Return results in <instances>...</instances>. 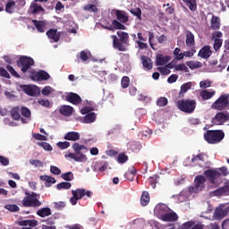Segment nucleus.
Returning <instances> with one entry per match:
<instances>
[{
  "label": "nucleus",
  "instance_id": "c03bdc74",
  "mask_svg": "<svg viewBox=\"0 0 229 229\" xmlns=\"http://www.w3.org/2000/svg\"><path fill=\"white\" fill-rule=\"evenodd\" d=\"M174 56L175 58V60H183L184 54L182 53V49L180 47H176L174 50Z\"/></svg>",
  "mask_w": 229,
  "mask_h": 229
},
{
  "label": "nucleus",
  "instance_id": "58836bf2",
  "mask_svg": "<svg viewBox=\"0 0 229 229\" xmlns=\"http://www.w3.org/2000/svg\"><path fill=\"white\" fill-rule=\"evenodd\" d=\"M94 121H96V113H89L83 117V123L86 124H90Z\"/></svg>",
  "mask_w": 229,
  "mask_h": 229
},
{
  "label": "nucleus",
  "instance_id": "c756f323",
  "mask_svg": "<svg viewBox=\"0 0 229 229\" xmlns=\"http://www.w3.org/2000/svg\"><path fill=\"white\" fill-rule=\"evenodd\" d=\"M194 44H196V42L194 40V34H192V32H191V30H187L186 31V46L188 47H192V46H194Z\"/></svg>",
  "mask_w": 229,
  "mask_h": 229
},
{
  "label": "nucleus",
  "instance_id": "b1692460",
  "mask_svg": "<svg viewBox=\"0 0 229 229\" xmlns=\"http://www.w3.org/2000/svg\"><path fill=\"white\" fill-rule=\"evenodd\" d=\"M171 61V56H164L162 54H159L156 56V64L157 65H165Z\"/></svg>",
  "mask_w": 229,
  "mask_h": 229
},
{
  "label": "nucleus",
  "instance_id": "3c124183",
  "mask_svg": "<svg viewBox=\"0 0 229 229\" xmlns=\"http://www.w3.org/2000/svg\"><path fill=\"white\" fill-rule=\"evenodd\" d=\"M117 162L118 164H125V162H128V157L124 153H120L117 157Z\"/></svg>",
  "mask_w": 229,
  "mask_h": 229
},
{
  "label": "nucleus",
  "instance_id": "cd10ccee",
  "mask_svg": "<svg viewBox=\"0 0 229 229\" xmlns=\"http://www.w3.org/2000/svg\"><path fill=\"white\" fill-rule=\"evenodd\" d=\"M111 38H113V46L114 49H118V51H126V48L124 47L123 43L119 40V38H117V36L113 35L111 36Z\"/></svg>",
  "mask_w": 229,
  "mask_h": 229
},
{
  "label": "nucleus",
  "instance_id": "4468645a",
  "mask_svg": "<svg viewBox=\"0 0 229 229\" xmlns=\"http://www.w3.org/2000/svg\"><path fill=\"white\" fill-rule=\"evenodd\" d=\"M22 90L27 94V96H38L40 94V89H38V86L36 85H23Z\"/></svg>",
  "mask_w": 229,
  "mask_h": 229
},
{
  "label": "nucleus",
  "instance_id": "ea45409f",
  "mask_svg": "<svg viewBox=\"0 0 229 229\" xmlns=\"http://www.w3.org/2000/svg\"><path fill=\"white\" fill-rule=\"evenodd\" d=\"M186 6L190 8L191 12H196L198 10V5L196 4V0H182Z\"/></svg>",
  "mask_w": 229,
  "mask_h": 229
},
{
  "label": "nucleus",
  "instance_id": "423d86ee",
  "mask_svg": "<svg viewBox=\"0 0 229 229\" xmlns=\"http://www.w3.org/2000/svg\"><path fill=\"white\" fill-rule=\"evenodd\" d=\"M37 196H39L36 192L26 193V197L22 199L21 203L24 207H32L33 208H38L42 207V202L38 200Z\"/></svg>",
  "mask_w": 229,
  "mask_h": 229
},
{
  "label": "nucleus",
  "instance_id": "dca6fc26",
  "mask_svg": "<svg viewBox=\"0 0 229 229\" xmlns=\"http://www.w3.org/2000/svg\"><path fill=\"white\" fill-rule=\"evenodd\" d=\"M29 13L31 15H38V13H46V9L42 5H38V4L32 2L29 7Z\"/></svg>",
  "mask_w": 229,
  "mask_h": 229
},
{
  "label": "nucleus",
  "instance_id": "f257e3e1",
  "mask_svg": "<svg viewBox=\"0 0 229 229\" xmlns=\"http://www.w3.org/2000/svg\"><path fill=\"white\" fill-rule=\"evenodd\" d=\"M112 15H115L116 20H112V25H102L104 30H108V31H114V30H126V22L130 21V17L128 13L123 10L119 9H113L111 11Z\"/></svg>",
  "mask_w": 229,
  "mask_h": 229
},
{
  "label": "nucleus",
  "instance_id": "0eeeda50",
  "mask_svg": "<svg viewBox=\"0 0 229 229\" xmlns=\"http://www.w3.org/2000/svg\"><path fill=\"white\" fill-rule=\"evenodd\" d=\"M72 197L70 199V203L72 205H77L79 199H82V198H85V196H87V198H92V191H87L85 189H76V190H72Z\"/></svg>",
  "mask_w": 229,
  "mask_h": 229
},
{
  "label": "nucleus",
  "instance_id": "39448f33",
  "mask_svg": "<svg viewBox=\"0 0 229 229\" xmlns=\"http://www.w3.org/2000/svg\"><path fill=\"white\" fill-rule=\"evenodd\" d=\"M213 110H229V94H222L212 105Z\"/></svg>",
  "mask_w": 229,
  "mask_h": 229
},
{
  "label": "nucleus",
  "instance_id": "bf43d9fd",
  "mask_svg": "<svg viewBox=\"0 0 229 229\" xmlns=\"http://www.w3.org/2000/svg\"><path fill=\"white\" fill-rule=\"evenodd\" d=\"M21 114L22 117H27V118L31 117V111L28 107H21Z\"/></svg>",
  "mask_w": 229,
  "mask_h": 229
},
{
  "label": "nucleus",
  "instance_id": "7ed1b4c3",
  "mask_svg": "<svg viewBox=\"0 0 229 229\" xmlns=\"http://www.w3.org/2000/svg\"><path fill=\"white\" fill-rule=\"evenodd\" d=\"M204 139L208 144H219L225 139L223 130H208L204 133Z\"/></svg>",
  "mask_w": 229,
  "mask_h": 229
},
{
  "label": "nucleus",
  "instance_id": "49530a36",
  "mask_svg": "<svg viewBox=\"0 0 229 229\" xmlns=\"http://www.w3.org/2000/svg\"><path fill=\"white\" fill-rule=\"evenodd\" d=\"M5 210H9V212H19L21 208L15 204H7L4 206Z\"/></svg>",
  "mask_w": 229,
  "mask_h": 229
},
{
  "label": "nucleus",
  "instance_id": "20e7f679",
  "mask_svg": "<svg viewBox=\"0 0 229 229\" xmlns=\"http://www.w3.org/2000/svg\"><path fill=\"white\" fill-rule=\"evenodd\" d=\"M178 110L184 114H193L196 110V100L194 99H181L176 102Z\"/></svg>",
  "mask_w": 229,
  "mask_h": 229
},
{
  "label": "nucleus",
  "instance_id": "ddd939ff",
  "mask_svg": "<svg viewBox=\"0 0 229 229\" xmlns=\"http://www.w3.org/2000/svg\"><path fill=\"white\" fill-rule=\"evenodd\" d=\"M30 78L33 81H47V80L51 78V75H49L47 72L44 70H39L38 72H32Z\"/></svg>",
  "mask_w": 229,
  "mask_h": 229
},
{
  "label": "nucleus",
  "instance_id": "c85d7f7f",
  "mask_svg": "<svg viewBox=\"0 0 229 229\" xmlns=\"http://www.w3.org/2000/svg\"><path fill=\"white\" fill-rule=\"evenodd\" d=\"M47 36L54 42H58L60 40V34H58L57 30L55 29H50L48 31H47Z\"/></svg>",
  "mask_w": 229,
  "mask_h": 229
},
{
  "label": "nucleus",
  "instance_id": "e433bc0d",
  "mask_svg": "<svg viewBox=\"0 0 229 229\" xmlns=\"http://www.w3.org/2000/svg\"><path fill=\"white\" fill-rule=\"evenodd\" d=\"M149 192L143 191L140 198V204L142 205V207H148V205L149 204Z\"/></svg>",
  "mask_w": 229,
  "mask_h": 229
},
{
  "label": "nucleus",
  "instance_id": "f8f14e48",
  "mask_svg": "<svg viewBox=\"0 0 229 229\" xmlns=\"http://www.w3.org/2000/svg\"><path fill=\"white\" fill-rule=\"evenodd\" d=\"M204 176L211 185H214L216 183V180H219V178H221V172L217 169H208L204 171Z\"/></svg>",
  "mask_w": 229,
  "mask_h": 229
},
{
  "label": "nucleus",
  "instance_id": "2eb2a0df",
  "mask_svg": "<svg viewBox=\"0 0 229 229\" xmlns=\"http://www.w3.org/2000/svg\"><path fill=\"white\" fill-rule=\"evenodd\" d=\"M159 219L165 223H174V221H178V214L174 211H167L166 214H163L161 216H159Z\"/></svg>",
  "mask_w": 229,
  "mask_h": 229
},
{
  "label": "nucleus",
  "instance_id": "338daca9",
  "mask_svg": "<svg viewBox=\"0 0 229 229\" xmlns=\"http://www.w3.org/2000/svg\"><path fill=\"white\" fill-rule=\"evenodd\" d=\"M216 171H219L221 176H228L229 174L228 168L226 166H222L218 168Z\"/></svg>",
  "mask_w": 229,
  "mask_h": 229
},
{
  "label": "nucleus",
  "instance_id": "bb28decb",
  "mask_svg": "<svg viewBox=\"0 0 229 229\" xmlns=\"http://www.w3.org/2000/svg\"><path fill=\"white\" fill-rule=\"evenodd\" d=\"M64 140H72V142H76V140H80V132L69 131L64 135Z\"/></svg>",
  "mask_w": 229,
  "mask_h": 229
},
{
  "label": "nucleus",
  "instance_id": "6ab92c4d",
  "mask_svg": "<svg viewBox=\"0 0 229 229\" xmlns=\"http://www.w3.org/2000/svg\"><path fill=\"white\" fill-rule=\"evenodd\" d=\"M66 101H68V103H72V105H75V106H78V105H81V97H80V95L76 94V93H69L67 96H66Z\"/></svg>",
  "mask_w": 229,
  "mask_h": 229
},
{
  "label": "nucleus",
  "instance_id": "f3484780",
  "mask_svg": "<svg viewBox=\"0 0 229 229\" xmlns=\"http://www.w3.org/2000/svg\"><path fill=\"white\" fill-rule=\"evenodd\" d=\"M205 157H207V155L203 152L199 155H193L191 157L192 165H199V167H203V164H205Z\"/></svg>",
  "mask_w": 229,
  "mask_h": 229
},
{
  "label": "nucleus",
  "instance_id": "774afa93",
  "mask_svg": "<svg viewBox=\"0 0 229 229\" xmlns=\"http://www.w3.org/2000/svg\"><path fill=\"white\" fill-rule=\"evenodd\" d=\"M33 138L36 140H47V137H46L45 135H42L40 133H33Z\"/></svg>",
  "mask_w": 229,
  "mask_h": 229
},
{
  "label": "nucleus",
  "instance_id": "e2e57ef3",
  "mask_svg": "<svg viewBox=\"0 0 229 229\" xmlns=\"http://www.w3.org/2000/svg\"><path fill=\"white\" fill-rule=\"evenodd\" d=\"M211 86H212V81H210L209 80L201 81L199 82L200 89H208V87H211Z\"/></svg>",
  "mask_w": 229,
  "mask_h": 229
},
{
  "label": "nucleus",
  "instance_id": "393cba45",
  "mask_svg": "<svg viewBox=\"0 0 229 229\" xmlns=\"http://www.w3.org/2000/svg\"><path fill=\"white\" fill-rule=\"evenodd\" d=\"M140 60L145 69H148V71H151V69H153V61H151V58L146 55H141Z\"/></svg>",
  "mask_w": 229,
  "mask_h": 229
},
{
  "label": "nucleus",
  "instance_id": "13d9d810",
  "mask_svg": "<svg viewBox=\"0 0 229 229\" xmlns=\"http://www.w3.org/2000/svg\"><path fill=\"white\" fill-rule=\"evenodd\" d=\"M30 164L34 167H44V163L38 159H30Z\"/></svg>",
  "mask_w": 229,
  "mask_h": 229
},
{
  "label": "nucleus",
  "instance_id": "603ef678",
  "mask_svg": "<svg viewBox=\"0 0 229 229\" xmlns=\"http://www.w3.org/2000/svg\"><path fill=\"white\" fill-rule=\"evenodd\" d=\"M158 175H153L148 178L149 185H151L152 189H156L157 187V182L158 180Z\"/></svg>",
  "mask_w": 229,
  "mask_h": 229
},
{
  "label": "nucleus",
  "instance_id": "680f3d73",
  "mask_svg": "<svg viewBox=\"0 0 229 229\" xmlns=\"http://www.w3.org/2000/svg\"><path fill=\"white\" fill-rule=\"evenodd\" d=\"M71 146L69 141H59L57 142V147L59 149H67Z\"/></svg>",
  "mask_w": 229,
  "mask_h": 229
},
{
  "label": "nucleus",
  "instance_id": "72a5a7b5",
  "mask_svg": "<svg viewBox=\"0 0 229 229\" xmlns=\"http://www.w3.org/2000/svg\"><path fill=\"white\" fill-rule=\"evenodd\" d=\"M214 96H216V91H208L207 89H204L200 92V97L202 98V99H204V101H207L208 99H211V98H214Z\"/></svg>",
  "mask_w": 229,
  "mask_h": 229
},
{
  "label": "nucleus",
  "instance_id": "1a4fd4ad",
  "mask_svg": "<svg viewBox=\"0 0 229 229\" xmlns=\"http://www.w3.org/2000/svg\"><path fill=\"white\" fill-rule=\"evenodd\" d=\"M207 178L205 175H197L194 179V185L189 188L190 192H194L195 194L200 192L205 189V182Z\"/></svg>",
  "mask_w": 229,
  "mask_h": 229
},
{
  "label": "nucleus",
  "instance_id": "6e6d98bb",
  "mask_svg": "<svg viewBox=\"0 0 229 229\" xmlns=\"http://www.w3.org/2000/svg\"><path fill=\"white\" fill-rule=\"evenodd\" d=\"M167 103H169V101L165 97L159 98L157 101V106H166Z\"/></svg>",
  "mask_w": 229,
  "mask_h": 229
},
{
  "label": "nucleus",
  "instance_id": "0e129e2a",
  "mask_svg": "<svg viewBox=\"0 0 229 229\" xmlns=\"http://www.w3.org/2000/svg\"><path fill=\"white\" fill-rule=\"evenodd\" d=\"M51 92H53V88H51V86H46L41 90V94H43V96H49Z\"/></svg>",
  "mask_w": 229,
  "mask_h": 229
},
{
  "label": "nucleus",
  "instance_id": "aec40b11",
  "mask_svg": "<svg viewBox=\"0 0 229 229\" xmlns=\"http://www.w3.org/2000/svg\"><path fill=\"white\" fill-rule=\"evenodd\" d=\"M19 226H23L21 229H31L35 228L38 225L37 220H21L18 222Z\"/></svg>",
  "mask_w": 229,
  "mask_h": 229
},
{
  "label": "nucleus",
  "instance_id": "09e8293b",
  "mask_svg": "<svg viewBox=\"0 0 229 229\" xmlns=\"http://www.w3.org/2000/svg\"><path fill=\"white\" fill-rule=\"evenodd\" d=\"M13 6H15V2H13V1L7 2L5 4V12L7 13H13V12H14Z\"/></svg>",
  "mask_w": 229,
  "mask_h": 229
},
{
  "label": "nucleus",
  "instance_id": "473e14b6",
  "mask_svg": "<svg viewBox=\"0 0 229 229\" xmlns=\"http://www.w3.org/2000/svg\"><path fill=\"white\" fill-rule=\"evenodd\" d=\"M215 196H223V194H229V182L224 187L218 188L214 191Z\"/></svg>",
  "mask_w": 229,
  "mask_h": 229
},
{
  "label": "nucleus",
  "instance_id": "8fccbe9b",
  "mask_svg": "<svg viewBox=\"0 0 229 229\" xmlns=\"http://www.w3.org/2000/svg\"><path fill=\"white\" fill-rule=\"evenodd\" d=\"M37 144L40 148H43V149H45V151H53V147L51 146V144H49L47 142H38Z\"/></svg>",
  "mask_w": 229,
  "mask_h": 229
},
{
  "label": "nucleus",
  "instance_id": "79ce46f5",
  "mask_svg": "<svg viewBox=\"0 0 229 229\" xmlns=\"http://www.w3.org/2000/svg\"><path fill=\"white\" fill-rule=\"evenodd\" d=\"M130 13H131V15H134V17H137L139 21L142 20V10L140 7L131 9Z\"/></svg>",
  "mask_w": 229,
  "mask_h": 229
},
{
  "label": "nucleus",
  "instance_id": "9b49d317",
  "mask_svg": "<svg viewBox=\"0 0 229 229\" xmlns=\"http://www.w3.org/2000/svg\"><path fill=\"white\" fill-rule=\"evenodd\" d=\"M227 121H229V113L219 112L212 118L211 123L215 126H223Z\"/></svg>",
  "mask_w": 229,
  "mask_h": 229
},
{
  "label": "nucleus",
  "instance_id": "37998d69",
  "mask_svg": "<svg viewBox=\"0 0 229 229\" xmlns=\"http://www.w3.org/2000/svg\"><path fill=\"white\" fill-rule=\"evenodd\" d=\"M186 65H188L191 71L194 69H199L201 67V62L199 61H190L186 63Z\"/></svg>",
  "mask_w": 229,
  "mask_h": 229
},
{
  "label": "nucleus",
  "instance_id": "de8ad7c7",
  "mask_svg": "<svg viewBox=\"0 0 229 229\" xmlns=\"http://www.w3.org/2000/svg\"><path fill=\"white\" fill-rule=\"evenodd\" d=\"M72 187V184L71 182H63L57 184V190L62 191V189L69 190Z\"/></svg>",
  "mask_w": 229,
  "mask_h": 229
},
{
  "label": "nucleus",
  "instance_id": "a18cd8bd",
  "mask_svg": "<svg viewBox=\"0 0 229 229\" xmlns=\"http://www.w3.org/2000/svg\"><path fill=\"white\" fill-rule=\"evenodd\" d=\"M61 178L65 180V182H72V180H74V174H72V172L64 173L62 174Z\"/></svg>",
  "mask_w": 229,
  "mask_h": 229
},
{
  "label": "nucleus",
  "instance_id": "5701e85b",
  "mask_svg": "<svg viewBox=\"0 0 229 229\" xmlns=\"http://www.w3.org/2000/svg\"><path fill=\"white\" fill-rule=\"evenodd\" d=\"M199 56L206 60L208 58H210V56H212V50H210V47L209 46L203 47L199 52Z\"/></svg>",
  "mask_w": 229,
  "mask_h": 229
},
{
  "label": "nucleus",
  "instance_id": "69168bd1",
  "mask_svg": "<svg viewBox=\"0 0 229 229\" xmlns=\"http://www.w3.org/2000/svg\"><path fill=\"white\" fill-rule=\"evenodd\" d=\"M54 207L56 210H64V208H65V202L64 201L55 202L54 203Z\"/></svg>",
  "mask_w": 229,
  "mask_h": 229
},
{
  "label": "nucleus",
  "instance_id": "f704fd0d",
  "mask_svg": "<svg viewBox=\"0 0 229 229\" xmlns=\"http://www.w3.org/2000/svg\"><path fill=\"white\" fill-rule=\"evenodd\" d=\"M51 208H42L37 211V215L39 216V217H47L51 216Z\"/></svg>",
  "mask_w": 229,
  "mask_h": 229
},
{
  "label": "nucleus",
  "instance_id": "c9c22d12",
  "mask_svg": "<svg viewBox=\"0 0 229 229\" xmlns=\"http://www.w3.org/2000/svg\"><path fill=\"white\" fill-rule=\"evenodd\" d=\"M221 28V19L217 16H212L211 19V29L212 30H219Z\"/></svg>",
  "mask_w": 229,
  "mask_h": 229
},
{
  "label": "nucleus",
  "instance_id": "a878e982",
  "mask_svg": "<svg viewBox=\"0 0 229 229\" xmlns=\"http://www.w3.org/2000/svg\"><path fill=\"white\" fill-rule=\"evenodd\" d=\"M32 23L34 24L35 28L38 30V33H44L46 31V21L32 20Z\"/></svg>",
  "mask_w": 229,
  "mask_h": 229
},
{
  "label": "nucleus",
  "instance_id": "2f4dec72",
  "mask_svg": "<svg viewBox=\"0 0 229 229\" xmlns=\"http://www.w3.org/2000/svg\"><path fill=\"white\" fill-rule=\"evenodd\" d=\"M39 179L43 182H46L47 187H51L53 183H56V179L55 177L47 176V175H41Z\"/></svg>",
  "mask_w": 229,
  "mask_h": 229
},
{
  "label": "nucleus",
  "instance_id": "4be33fe9",
  "mask_svg": "<svg viewBox=\"0 0 229 229\" xmlns=\"http://www.w3.org/2000/svg\"><path fill=\"white\" fill-rule=\"evenodd\" d=\"M59 112L62 115H64V117H70V115H72V112H74V108L71 106H61L59 108Z\"/></svg>",
  "mask_w": 229,
  "mask_h": 229
},
{
  "label": "nucleus",
  "instance_id": "7c9ffc66",
  "mask_svg": "<svg viewBox=\"0 0 229 229\" xmlns=\"http://www.w3.org/2000/svg\"><path fill=\"white\" fill-rule=\"evenodd\" d=\"M192 88V82H186L181 86V90L179 92V98H184V94L187 92V90H191Z\"/></svg>",
  "mask_w": 229,
  "mask_h": 229
},
{
  "label": "nucleus",
  "instance_id": "4c0bfd02",
  "mask_svg": "<svg viewBox=\"0 0 229 229\" xmlns=\"http://www.w3.org/2000/svg\"><path fill=\"white\" fill-rule=\"evenodd\" d=\"M135 174H137V169L135 167H131L124 174V177L130 182H133V178H135Z\"/></svg>",
  "mask_w": 229,
  "mask_h": 229
},
{
  "label": "nucleus",
  "instance_id": "052dcab7",
  "mask_svg": "<svg viewBox=\"0 0 229 229\" xmlns=\"http://www.w3.org/2000/svg\"><path fill=\"white\" fill-rule=\"evenodd\" d=\"M6 69L8 72H10L12 76H14V78H21V75H19V73L15 71V69L12 65L7 64Z\"/></svg>",
  "mask_w": 229,
  "mask_h": 229
},
{
  "label": "nucleus",
  "instance_id": "a211bd4d",
  "mask_svg": "<svg viewBox=\"0 0 229 229\" xmlns=\"http://www.w3.org/2000/svg\"><path fill=\"white\" fill-rule=\"evenodd\" d=\"M169 207L165 204H157L154 208V214L155 216H157L158 219H160L161 216H164V214H166L169 212Z\"/></svg>",
  "mask_w": 229,
  "mask_h": 229
},
{
  "label": "nucleus",
  "instance_id": "9d476101",
  "mask_svg": "<svg viewBox=\"0 0 229 229\" xmlns=\"http://www.w3.org/2000/svg\"><path fill=\"white\" fill-rule=\"evenodd\" d=\"M228 214H229V203L221 204L218 208L215 209V212L213 214V218L216 219V221H221V219H224V217H226Z\"/></svg>",
  "mask_w": 229,
  "mask_h": 229
},
{
  "label": "nucleus",
  "instance_id": "a19ab883",
  "mask_svg": "<svg viewBox=\"0 0 229 229\" xmlns=\"http://www.w3.org/2000/svg\"><path fill=\"white\" fill-rule=\"evenodd\" d=\"M117 36L119 37L120 41L123 44H128V39L130 38V36L128 35V33L123 32V31H118Z\"/></svg>",
  "mask_w": 229,
  "mask_h": 229
},
{
  "label": "nucleus",
  "instance_id": "f03ea898",
  "mask_svg": "<svg viewBox=\"0 0 229 229\" xmlns=\"http://www.w3.org/2000/svg\"><path fill=\"white\" fill-rule=\"evenodd\" d=\"M72 150L74 153L70 152L65 154V158H71L75 162H85L87 160V156L85 153L89 152V148L85 145H81L78 142H75L72 145Z\"/></svg>",
  "mask_w": 229,
  "mask_h": 229
},
{
  "label": "nucleus",
  "instance_id": "864d4df0",
  "mask_svg": "<svg viewBox=\"0 0 229 229\" xmlns=\"http://www.w3.org/2000/svg\"><path fill=\"white\" fill-rule=\"evenodd\" d=\"M223 47V39H214L213 47L215 51H219Z\"/></svg>",
  "mask_w": 229,
  "mask_h": 229
},
{
  "label": "nucleus",
  "instance_id": "6e6552de",
  "mask_svg": "<svg viewBox=\"0 0 229 229\" xmlns=\"http://www.w3.org/2000/svg\"><path fill=\"white\" fill-rule=\"evenodd\" d=\"M17 65L21 68V72L25 73L35 65V60L30 56L21 55L17 62Z\"/></svg>",
  "mask_w": 229,
  "mask_h": 229
},
{
  "label": "nucleus",
  "instance_id": "412c9836",
  "mask_svg": "<svg viewBox=\"0 0 229 229\" xmlns=\"http://www.w3.org/2000/svg\"><path fill=\"white\" fill-rule=\"evenodd\" d=\"M11 115L13 117V119H14V121H19V119H21V122L23 124H26V120L22 117H21V107L19 106H15L12 109L11 111Z\"/></svg>",
  "mask_w": 229,
  "mask_h": 229
},
{
  "label": "nucleus",
  "instance_id": "4d7b16f0",
  "mask_svg": "<svg viewBox=\"0 0 229 229\" xmlns=\"http://www.w3.org/2000/svg\"><path fill=\"white\" fill-rule=\"evenodd\" d=\"M121 83H122L123 89H128V87H130V77L123 76L122 78Z\"/></svg>",
  "mask_w": 229,
  "mask_h": 229
},
{
  "label": "nucleus",
  "instance_id": "5fc2aeb1",
  "mask_svg": "<svg viewBox=\"0 0 229 229\" xmlns=\"http://www.w3.org/2000/svg\"><path fill=\"white\" fill-rule=\"evenodd\" d=\"M84 10H86V12H93L94 13H98V6L93 4L85 5Z\"/></svg>",
  "mask_w": 229,
  "mask_h": 229
}]
</instances>
